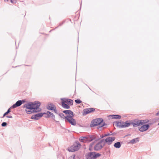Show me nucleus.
Wrapping results in <instances>:
<instances>
[{
  "mask_svg": "<svg viewBox=\"0 0 159 159\" xmlns=\"http://www.w3.org/2000/svg\"><path fill=\"white\" fill-rule=\"evenodd\" d=\"M41 104L39 102H35L34 103L29 102L25 104L24 107H26L25 111L28 114H31L33 112L40 111L41 109L39 107Z\"/></svg>",
  "mask_w": 159,
  "mask_h": 159,
  "instance_id": "obj_1",
  "label": "nucleus"
},
{
  "mask_svg": "<svg viewBox=\"0 0 159 159\" xmlns=\"http://www.w3.org/2000/svg\"><path fill=\"white\" fill-rule=\"evenodd\" d=\"M63 113L67 115L65 117V121L68 122L73 125H76V122L75 120L73 118L74 116L73 112L70 110H65L63 111Z\"/></svg>",
  "mask_w": 159,
  "mask_h": 159,
  "instance_id": "obj_2",
  "label": "nucleus"
},
{
  "mask_svg": "<svg viewBox=\"0 0 159 159\" xmlns=\"http://www.w3.org/2000/svg\"><path fill=\"white\" fill-rule=\"evenodd\" d=\"M105 125V123L103 122V120L102 118L96 119L93 120L90 125L91 127L98 125V129L102 127Z\"/></svg>",
  "mask_w": 159,
  "mask_h": 159,
  "instance_id": "obj_3",
  "label": "nucleus"
},
{
  "mask_svg": "<svg viewBox=\"0 0 159 159\" xmlns=\"http://www.w3.org/2000/svg\"><path fill=\"white\" fill-rule=\"evenodd\" d=\"M117 126L120 128H125L129 127L131 125V122L130 120H127L125 122L120 121L117 122Z\"/></svg>",
  "mask_w": 159,
  "mask_h": 159,
  "instance_id": "obj_4",
  "label": "nucleus"
},
{
  "mask_svg": "<svg viewBox=\"0 0 159 159\" xmlns=\"http://www.w3.org/2000/svg\"><path fill=\"white\" fill-rule=\"evenodd\" d=\"M81 146V145L78 142H76L73 146L69 148L68 150L69 152H73L78 150Z\"/></svg>",
  "mask_w": 159,
  "mask_h": 159,
  "instance_id": "obj_5",
  "label": "nucleus"
},
{
  "mask_svg": "<svg viewBox=\"0 0 159 159\" xmlns=\"http://www.w3.org/2000/svg\"><path fill=\"white\" fill-rule=\"evenodd\" d=\"M61 102L66 103L69 105H72L73 104V101L72 100L67 98H62L61 99Z\"/></svg>",
  "mask_w": 159,
  "mask_h": 159,
  "instance_id": "obj_6",
  "label": "nucleus"
},
{
  "mask_svg": "<svg viewBox=\"0 0 159 159\" xmlns=\"http://www.w3.org/2000/svg\"><path fill=\"white\" fill-rule=\"evenodd\" d=\"M103 147V145L102 141L99 142L95 146L94 148V150L95 151H98L101 149Z\"/></svg>",
  "mask_w": 159,
  "mask_h": 159,
  "instance_id": "obj_7",
  "label": "nucleus"
},
{
  "mask_svg": "<svg viewBox=\"0 0 159 159\" xmlns=\"http://www.w3.org/2000/svg\"><path fill=\"white\" fill-rule=\"evenodd\" d=\"M25 101L24 100H18L11 107V108H15L20 106Z\"/></svg>",
  "mask_w": 159,
  "mask_h": 159,
  "instance_id": "obj_8",
  "label": "nucleus"
},
{
  "mask_svg": "<svg viewBox=\"0 0 159 159\" xmlns=\"http://www.w3.org/2000/svg\"><path fill=\"white\" fill-rule=\"evenodd\" d=\"M141 120H135L133 122H131V125L134 127L139 126L140 125H142Z\"/></svg>",
  "mask_w": 159,
  "mask_h": 159,
  "instance_id": "obj_9",
  "label": "nucleus"
},
{
  "mask_svg": "<svg viewBox=\"0 0 159 159\" xmlns=\"http://www.w3.org/2000/svg\"><path fill=\"white\" fill-rule=\"evenodd\" d=\"M44 113H39L35 114L34 115L32 116L31 118L33 119L38 120L40 117H42Z\"/></svg>",
  "mask_w": 159,
  "mask_h": 159,
  "instance_id": "obj_10",
  "label": "nucleus"
},
{
  "mask_svg": "<svg viewBox=\"0 0 159 159\" xmlns=\"http://www.w3.org/2000/svg\"><path fill=\"white\" fill-rule=\"evenodd\" d=\"M115 139L114 137H109L107 138L105 140V141L107 143L108 145L111 144L112 142Z\"/></svg>",
  "mask_w": 159,
  "mask_h": 159,
  "instance_id": "obj_11",
  "label": "nucleus"
},
{
  "mask_svg": "<svg viewBox=\"0 0 159 159\" xmlns=\"http://www.w3.org/2000/svg\"><path fill=\"white\" fill-rule=\"evenodd\" d=\"M95 110L93 108H88L84 109L83 111V115H86Z\"/></svg>",
  "mask_w": 159,
  "mask_h": 159,
  "instance_id": "obj_12",
  "label": "nucleus"
},
{
  "mask_svg": "<svg viewBox=\"0 0 159 159\" xmlns=\"http://www.w3.org/2000/svg\"><path fill=\"white\" fill-rule=\"evenodd\" d=\"M149 124L143 125L140 128L139 130L140 131L144 132L147 130L149 128Z\"/></svg>",
  "mask_w": 159,
  "mask_h": 159,
  "instance_id": "obj_13",
  "label": "nucleus"
},
{
  "mask_svg": "<svg viewBox=\"0 0 159 159\" xmlns=\"http://www.w3.org/2000/svg\"><path fill=\"white\" fill-rule=\"evenodd\" d=\"M94 152H89L86 155V157L87 159H94Z\"/></svg>",
  "mask_w": 159,
  "mask_h": 159,
  "instance_id": "obj_14",
  "label": "nucleus"
},
{
  "mask_svg": "<svg viewBox=\"0 0 159 159\" xmlns=\"http://www.w3.org/2000/svg\"><path fill=\"white\" fill-rule=\"evenodd\" d=\"M44 114H46L47 115V117H52V118L54 119L55 118V117L54 115H53V114L52 113V112L49 111H47L46 113H44Z\"/></svg>",
  "mask_w": 159,
  "mask_h": 159,
  "instance_id": "obj_15",
  "label": "nucleus"
},
{
  "mask_svg": "<svg viewBox=\"0 0 159 159\" xmlns=\"http://www.w3.org/2000/svg\"><path fill=\"white\" fill-rule=\"evenodd\" d=\"M55 106L52 103L48 104L47 106V108L49 110H52Z\"/></svg>",
  "mask_w": 159,
  "mask_h": 159,
  "instance_id": "obj_16",
  "label": "nucleus"
},
{
  "mask_svg": "<svg viewBox=\"0 0 159 159\" xmlns=\"http://www.w3.org/2000/svg\"><path fill=\"white\" fill-rule=\"evenodd\" d=\"M91 139V141H93L95 140L96 141H97L98 140V139L97 138L96 136L95 135H92L89 136Z\"/></svg>",
  "mask_w": 159,
  "mask_h": 159,
  "instance_id": "obj_17",
  "label": "nucleus"
},
{
  "mask_svg": "<svg viewBox=\"0 0 159 159\" xmlns=\"http://www.w3.org/2000/svg\"><path fill=\"white\" fill-rule=\"evenodd\" d=\"M109 117L110 118H111L112 119H120L121 118V116L119 115H111L109 116Z\"/></svg>",
  "mask_w": 159,
  "mask_h": 159,
  "instance_id": "obj_18",
  "label": "nucleus"
},
{
  "mask_svg": "<svg viewBox=\"0 0 159 159\" xmlns=\"http://www.w3.org/2000/svg\"><path fill=\"white\" fill-rule=\"evenodd\" d=\"M61 104L62 107L64 108L68 109L70 108V107L66 103L61 102Z\"/></svg>",
  "mask_w": 159,
  "mask_h": 159,
  "instance_id": "obj_19",
  "label": "nucleus"
},
{
  "mask_svg": "<svg viewBox=\"0 0 159 159\" xmlns=\"http://www.w3.org/2000/svg\"><path fill=\"white\" fill-rule=\"evenodd\" d=\"M114 146L116 148H120L121 146V144L119 142H118L116 143H115Z\"/></svg>",
  "mask_w": 159,
  "mask_h": 159,
  "instance_id": "obj_20",
  "label": "nucleus"
},
{
  "mask_svg": "<svg viewBox=\"0 0 159 159\" xmlns=\"http://www.w3.org/2000/svg\"><path fill=\"white\" fill-rule=\"evenodd\" d=\"M138 141V139H133L130 141L129 142V143H131V144H134L136 143Z\"/></svg>",
  "mask_w": 159,
  "mask_h": 159,
  "instance_id": "obj_21",
  "label": "nucleus"
},
{
  "mask_svg": "<svg viewBox=\"0 0 159 159\" xmlns=\"http://www.w3.org/2000/svg\"><path fill=\"white\" fill-rule=\"evenodd\" d=\"M59 115L61 118L62 120H65V121L66 116H64L63 114L62 113H59Z\"/></svg>",
  "mask_w": 159,
  "mask_h": 159,
  "instance_id": "obj_22",
  "label": "nucleus"
},
{
  "mask_svg": "<svg viewBox=\"0 0 159 159\" xmlns=\"http://www.w3.org/2000/svg\"><path fill=\"white\" fill-rule=\"evenodd\" d=\"M86 137H81L79 139L80 141L82 142H86Z\"/></svg>",
  "mask_w": 159,
  "mask_h": 159,
  "instance_id": "obj_23",
  "label": "nucleus"
},
{
  "mask_svg": "<svg viewBox=\"0 0 159 159\" xmlns=\"http://www.w3.org/2000/svg\"><path fill=\"white\" fill-rule=\"evenodd\" d=\"M141 125H143L144 124L148 122L149 120H141Z\"/></svg>",
  "mask_w": 159,
  "mask_h": 159,
  "instance_id": "obj_24",
  "label": "nucleus"
},
{
  "mask_svg": "<svg viewBox=\"0 0 159 159\" xmlns=\"http://www.w3.org/2000/svg\"><path fill=\"white\" fill-rule=\"evenodd\" d=\"M94 152V158L96 159L97 157H100L101 156V154L99 153H97L96 154V152Z\"/></svg>",
  "mask_w": 159,
  "mask_h": 159,
  "instance_id": "obj_25",
  "label": "nucleus"
},
{
  "mask_svg": "<svg viewBox=\"0 0 159 159\" xmlns=\"http://www.w3.org/2000/svg\"><path fill=\"white\" fill-rule=\"evenodd\" d=\"M91 141H91V139L89 137V136L86 137V142H90Z\"/></svg>",
  "mask_w": 159,
  "mask_h": 159,
  "instance_id": "obj_26",
  "label": "nucleus"
},
{
  "mask_svg": "<svg viewBox=\"0 0 159 159\" xmlns=\"http://www.w3.org/2000/svg\"><path fill=\"white\" fill-rule=\"evenodd\" d=\"M75 102L77 104H79L82 102V101L80 99L75 100Z\"/></svg>",
  "mask_w": 159,
  "mask_h": 159,
  "instance_id": "obj_27",
  "label": "nucleus"
},
{
  "mask_svg": "<svg viewBox=\"0 0 159 159\" xmlns=\"http://www.w3.org/2000/svg\"><path fill=\"white\" fill-rule=\"evenodd\" d=\"M94 144V143H90V145L89 146V150H91V149L92 148V147L93 145Z\"/></svg>",
  "mask_w": 159,
  "mask_h": 159,
  "instance_id": "obj_28",
  "label": "nucleus"
},
{
  "mask_svg": "<svg viewBox=\"0 0 159 159\" xmlns=\"http://www.w3.org/2000/svg\"><path fill=\"white\" fill-rule=\"evenodd\" d=\"M53 110L54 111L55 113H56L57 114H58L57 111L56 109V107L54 108L53 109Z\"/></svg>",
  "mask_w": 159,
  "mask_h": 159,
  "instance_id": "obj_29",
  "label": "nucleus"
},
{
  "mask_svg": "<svg viewBox=\"0 0 159 159\" xmlns=\"http://www.w3.org/2000/svg\"><path fill=\"white\" fill-rule=\"evenodd\" d=\"M7 125V124L6 122H3L2 123L1 125H2V126L4 127V126H6Z\"/></svg>",
  "mask_w": 159,
  "mask_h": 159,
  "instance_id": "obj_30",
  "label": "nucleus"
},
{
  "mask_svg": "<svg viewBox=\"0 0 159 159\" xmlns=\"http://www.w3.org/2000/svg\"><path fill=\"white\" fill-rule=\"evenodd\" d=\"M11 108V107L9 108L7 111L5 112V113L7 114H7H8L10 111V108Z\"/></svg>",
  "mask_w": 159,
  "mask_h": 159,
  "instance_id": "obj_31",
  "label": "nucleus"
},
{
  "mask_svg": "<svg viewBox=\"0 0 159 159\" xmlns=\"http://www.w3.org/2000/svg\"><path fill=\"white\" fill-rule=\"evenodd\" d=\"M11 2L13 3H15L16 2V0H11Z\"/></svg>",
  "mask_w": 159,
  "mask_h": 159,
  "instance_id": "obj_32",
  "label": "nucleus"
},
{
  "mask_svg": "<svg viewBox=\"0 0 159 159\" xmlns=\"http://www.w3.org/2000/svg\"><path fill=\"white\" fill-rule=\"evenodd\" d=\"M75 155H73V156H70V159H75Z\"/></svg>",
  "mask_w": 159,
  "mask_h": 159,
  "instance_id": "obj_33",
  "label": "nucleus"
},
{
  "mask_svg": "<svg viewBox=\"0 0 159 159\" xmlns=\"http://www.w3.org/2000/svg\"><path fill=\"white\" fill-rule=\"evenodd\" d=\"M6 117L7 118H12V116H7Z\"/></svg>",
  "mask_w": 159,
  "mask_h": 159,
  "instance_id": "obj_34",
  "label": "nucleus"
},
{
  "mask_svg": "<svg viewBox=\"0 0 159 159\" xmlns=\"http://www.w3.org/2000/svg\"><path fill=\"white\" fill-rule=\"evenodd\" d=\"M110 134H105L103 136H102V137H101V138H103L104 137H106V136H107L108 135H110Z\"/></svg>",
  "mask_w": 159,
  "mask_h": 159,
  "instance_id": "obj_35",
  "label": "nucleus"
},
{
  "mask_svg": "<svg viewBox=\"0 0 159 159\" xmlns=\"http://www.w3.org/2000/svg\"><path fill=\"white\" fill-rule=\"evenodd\" d=\"M159 115V111L156 114V116H158Z\"/></svg>",
  "mask_w": 159,
  "mask_h": 159,
  "instance_id": "obj_36",
  "label": "nucleus"
},
{
  "mask_svg": "<svg viewBox=\"0 0 159 159\" xmlns=\"http://www.w3.org/2000/svg\"><path fill=\"white\" fill-rule=\"evenodd\" d=\"M7 114L5 113L3 115V117H4Z\"/></svg>",
  "mask_w": 159,
  "mask_h": 159,
  "instance_id": "obj_37",
  "label": "nucleus"
},
{
  "mask_svg": "<svg viewBox=\"0 0 159 159\" xmlns=\"http://www.w3.org/2000/svg\"><path fill=\"white\" fill-rule=\"evenodd\" d=\"M4 1H8V0H4Z\"/></svg>",
  "mask_w": 159,
  "mask_h": 159,
  "instance_id": "obj_38",
  "label": "nucleus"
},
{
  "mask_svg": "<svg viewBox=\"0 0 159 159\" xmlns=\"http://www.w3.org/2000/svg\"><path fill=\"white\" fill-rule=\"evenodd\" d=\"M158 125H159V123H158Z\"/></svg>",
  "mask_w": 159,
  "mask_h": 159,
  "instance_id": "obj_39",
  "label": "nucleus"
},
{
  "mask_svg": "<svg viewBox=\"0 0 159 159\" xmlns=\"http://www.w3.org/2000/svg\"><path fill=\"white\" fill-rule=\"evenodd\" d=\"M95 159V158H94V159Z\"/></svg>",
  "mask_w": 159,
  "mask_h": 159,
  "instance_id": "obj_40",
  "label": "nucleus"
}]
</instances>
